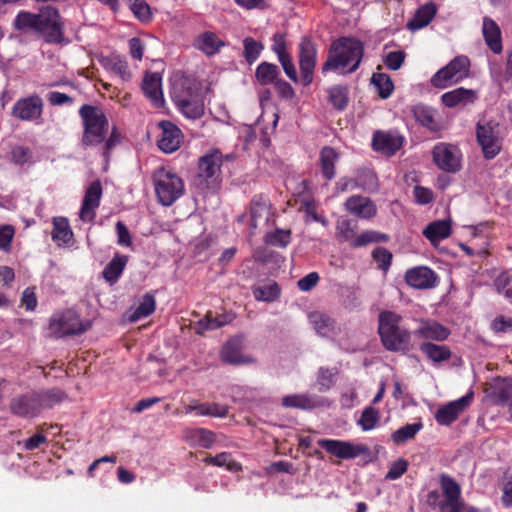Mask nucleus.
Here are the masks:
<instances>
[{
    "label": "nucleus",
    "mask_w": 512,
    "mask_h": 512,
    "mask_svg": "<svg viewBox=\"0 0 512 512\" xmlns=\"http://www.w3.org/2000/svg\"><path fill=\"white\" fill-rule=\"evenodd\" d=\"M122 134L117 127L113 126L109 135L107 134L105 141L102 143V155L108 159L110 152L121 143Z\"/></svg>",
    "instance_id": "nucleus-58"
},
{
    "label": "nucleus",
    "mask_w": 512,
    "mask_h": 512,
    "mask_svg": "<svg viewBox=\"0 0 512 512\" xmlns=\"http://www.w3.org/2000/svg\"><path fill=\"white\" fill-rule=\"evenodd\" d=\"M482 33L489 49L495 54H500L503 50V45L499 25L492 18L485 16L483 18Z\"/></svg>",
    "instance_id": "nucleus-27"
},
{
    "label": "nucleus",
    "mask_w": 512,
    "mask_h": 512,
    "mask_svg": "<svg viewBox=\"0 0 512 512\" xmlns=\"http://www.w3.org/2000/svg\"><path fill=\"white\" fill-rule=\"evenodd\" d=\"M13 27L15 30L26 33L34 31L38 34L40 28V11L32 13L29 11H19L13 20Z\"/></svg>",
    "instance_id": "nucleus-33"
},
{
    "label": "nucleus",
    "mask_w": 512,
    "mask_h": 512,
    "mask_svg": "<svg viewBox=\"0 0 512 512\" xmlns=\"http://www.w3.org/2000/svg\"><path fill=\"white\" fill-rule=\"evenodd\" d=\"M128 262V257L122 254H115L112 260L106 265L102 274L105 280L110 283L116 282L123 273Z\"/></svg>",
    "instance_id": "nucleus-41"
},
{
    "label": "nucleus",
    "mask_w": 512,
    "mask_h": 512,
    "mask_svg": "<svg viewBox=\"0 0 512 512\" xmlns=\"http://www.w3.org/2000/svg\"><path fill=\"white\" fill-rule=\"evenodd\" d=\"M344 207L347 212L360 219L369 220L377 214V206L374 201L361 195H353L347 198Z\"/></svg>",
    "instance_id": "nucleus-21"
},
{
    "label": "nucleus",
    "mask_w": 512,
    "mask_h": 512,
    "mask_svg": "<svg viewBox=\"0 0 512 512\" xmlns=\"http://www.w3.org/2000/svg\"><path fill=\"white\" fill-rule=\"evenodd\" d=\"M298 58L302 84L308 86L313 81L317 61V45L311 37H302L298 45Z\"/></svg>",
    "instance_id": "nucleus-12"
},
{
    "label": "nucleus",
    "mask_w": 512,
    "mask_h": 512,
    "mask_svg": "<svg viewBox=\"0 0 512 512\" xmlns=\"http://www.w3.org/2000/svg\"><path fill=\"white\" fill-rule=\"evenodd\" d=\"M264 50L262 42L247 36L243 39V57L248 64H253Z\"/></svg>",
    "instance_id": "nucleus-48"
},
{
    "label": "nucleus",
    "mask_w": 512,
    "mask_h": 512,
    "mask_svg": "<svg viewBox=\"0 0 512 512\" xmlns=\"http://www.w3.org/2000/svg\"><path fill=\"white\" fill-rule=\"evenodd\" d=\"M52 240L58 245H71L73 241V231L69 221L65 217L53 218Z\"/></svg>",
    "instance_id": "nucleus-32"
},
{
    "label": "nucleus",
    "mask_w": 512,
    "mask_h": 512,
    "mask_svg": "<svg viewBox=\"0 0 512 512\" xmlns=\"http://www.w3.org/2000/svg\"><path fill=\"white\" fill-rule=\"evenodd\" d=\"M101 196H102V186H101L100 181L96 180L89 185V187L87 188V190L85 192V195H84V198L82 201V205H81V209H80V213H79V217L82 221H84V222L94 221V219L96 217L95 210L100 205Z\"/></svg>",
    "instance_id": "nucleus-19"
},
{
    "label": "nucleus",
    "mask_w": 512,
    "mask_h": 512,
    "mask_svg": "<svg viewBox=\"0 0 512 512\" xmlns=\"http://www.w3.org/2000/svg\"><path fill=\"white\" fill-rule=\"evenodd\" d=\"M339 153L331 146H324L319 154V164L322 176L331 181L336 174L335 165L339 160Z\"/></svg>",
    "instance_id": "nucleus-31"
},
{
    "label": "nucleus",
    "mask_w": 512,
    "mask_h": 512,
    "mask_svg": "<svg viewBox=\"0 0 512 512\" xmlns=\"http://www.w3.org/2000/svg\"><path fill=\"white\" fill-rule=\"evenodd\" d=\"M221 360L231 365H242L254 362L253 358L245 356L241 352L240 343L237 340H229L221 350Z\"/></svg>",
    "instance_id": "nucleus-30"
},
{
    "label": "nucleus",
    "mask_w": 512,
    "mask_h": 512,
    "mask_svg": "<svg viewBox=\"0 0 512 512\" xmlns=\"http://www.w3.org/2000/svg\"><path fill=\"white\" fill-rule=\"evenodd\" d=\"M405 142V137L397 130H377L373 133L372 148L386 156H393Z\"/></svg>",
    "instance_id": "nucleus-14"
},
{
    "label": "nucleus",
    "mask_w": 512,
    "mask_h": 512,
    "mask_svg": "<svg viewBox=\"0 0 512 512\" xmlns=\"http://www.w3.org/2000/svg\"><path fill=\"white\" fill-rule=\"evenodd\" d=\"M183 437L190 446L204 449H210L216 441V434L206 428H187Z\"/></svg>",
    "instance_id": "nucleus-26"
},
{
    "label": "nucleus",
    "mask_w": 512,
    "mask_h": 512,
    "mask_svg": "<svg viewBox=\"0 0 512 512\" xmlns=\"http://www.w3.org/2000/svg\"><path fill=\"white\" fill-rule=\"evenodd\" d=\"M269 209L265 203H261L259 201H252L250 208V226L252 228H256L259 220L265 215L266 219L268 218Z\"/></svg>",
    "instance_id": "nucleus-59"
},
{
    "label": "nucleus",
    "mask_w": 512,
    "mask_h": 512,
    "mask_svg": "<svg viewBox=\"0 0 512 512\" xmlns=\"http://www.w3.org/2000/svg\"><path fill=\"white\" fill-rule=\"evenodd\" d=\"M423 428L421 422L406 424L392 433L391 439L396 445L404 444L405 442L414 439L416 434Z\"/></svg>",
    "instance_id": "nucleus-49"
},
{
    "label": "nucleus",
    "mask_w": 512,
    "mask_h": 512,
    "mask_svg": "<svg viewBox=\"0 0 512 512\" xmlns=\"http://www.w3.org/2000/svg\"><path fill=\"white\" fill-rule=\"evenodd\" d=\"M364 55L363 43L352 37H340L333 41L322 72L337 71L346 75L355 72Z\"/></svg>",
    "instance_id": "nucleus-1"
},
{
    "label": "nucleus",
    "mask_w": 512,
    "mask_h": 512,
    "mask_svg": "<svg viewBox=\"0 0 512 512\" xmlns=\"http://www.w3.org/2000/svg\"><path fill=\"white\" fill-rule=\"evenodd\" d=\"M40 408H52L68 398L66 392L60 388H50L37 391Z\"/></svg>",
    "instance_id": "nucleus-43"
},
{
    "label": "nucleus",
    "mask_w": 512,
    "mask_h": 512,
    "mask_svg": "<svg viewBox=\"0 0 512 512\" xmlns=\"http://www.w3.org/2000/svg\"><path fill=\"white\" fill-rule=\"evenodd\" d=\"M470 66V59L467 56L458 55L432 76L431 85L438 89H444L457 84L468 77Z\"/></svg>",
    "instance_id": "nucleus-8"
},
{
    "label": "nucleus",
    "mask_w": 512,
    "mask_h": 512,
    "mask_svg": "<svg viewBox=\"0 0 512 512\" xmlns=\"http://www.w3.org/2000/svg\"><path fill=\"white\" fill-rule=\"evenodd\" d=\"M193 45L205 55L213 56L225 46V43L217 36L216 33L212 31H205L195 38Z\"/></svg>",
    "instance_id": "nucleus-29"
},
{
    "label": "nucleus",
    "mask_w": 512,
    "mask_h": 512,
    "mask_svg": "<svg viewBox=\"0 0 512 512\" xmlns=\"http://www.w3.org/2000/svg\"><path fill=\"white\" fill-rule=\"evenodd\" d=\"M414 336L432 341H444L450 335V330L434 320H425L413 331Z\"/></svg>",
    "instance_id": "nucleus-24"
},
{
    "label": "nucleus",
    "mask_w": 512,
    "mask_h": 512,
    "mask_svg": "<svg viewBox=\"0 0 512 512\" xmlns=\"http://www.w3.org/2000/svg\"><path fill=\"white\" fill-rule=\"evenodd\" d=\"M318 445L340 459H353L360 453L353 444L341 440L320 439Z\"/></svg>",
    "instance_id": "nucleus-23"
},
{
    "label": "nucleus",
    "mask_w": 512,
    "mask_h": 512,
    "mask_svg": "<svg viewBox=\"0 0 512 512\" xmlns=\"http://www.w3.org/2000/svg\"><path fill=\"white\" fill-rule=\"evenodd\" d=\"M280 74V69L276 64L263 61L256 67L255 79L260 85L266 86L274 84Z\"/></svg>",
    "instance_id": "nucleus-36"
},
{
    "label": "nucleus",
    "mask_w": 512,
    "mask_h": 512,
    "mask_svg": "<svg viewBox=\"0 0 512 512\" xmlns=\"http://www.w3.org/2000/svg\"><path fill=\"white\" fill-rule=\"evenodd\" d=\"M435 165L442 171L456 173L461 169L460 150L452 144L437 143L432 150Z\"/></svg>",
    "instance_id": "nucleus-13"
},
{
    "label": "nucleus",
    "mask_w": 512,
    "mask_h": 512,
    "mask_svg": "<svg viewBox=\"0 0 512 512\" xmlns=\"http://www.w3.org/2000/svg\"><path fill=\"white\" fill-rule=\"evenodd\" d=\"M101 63L106 69L118 75L123 81L131 79L132 75L127 61L119 56L106 57L101 61Z\"/></svg>",
    "instance_id": "nucleus-44"
},
{
    "label": "nucleus",
    "mask_w": 512,
    "mask_h": 512,
    "mask_svg": "<svg viewBox=\"0 0 512 512\" xmlns=\"http://www.w3.org/2000/svg\"><path fill=\"white\" fill-rule=\"evenodd\" d=\"M451 234V223L448 220H436L429 223L423 230V235L435 244L440 240L446 239Z\"/></svg>",
    "instance_id": "nucleus-35"
},
{
    "label": "nucleus",
    "mask_w": 512,
    "mask_h": 512,
    "mask_svg": "<svg viewBox=\"0 0 512 512\" xmlns=\"http://www.w3.org/2000/svg\"><path fill=\"white\" fill-rule=\"evenodd\" d=\"M265 242L271 246L285 248L291 242V231L276 228L273 232L266 234Z\"/></svg>",
    "instance_id": "nucleus-54"
},
{
    "label": "nucleus",
    "mask_w": 512,
    "mask_h": 512,
    "mask_svg": "<svg viewBox=\"0 0 512 512\" xmlns=\"http://www.w3.org/2000/svg\"><path fill=\"white\" fill-rule=\"evenodd\" d=\"M492 395L497 404L512 407V379H502L495 385Z\"/></svg>",
    "instance_id": "nucleus-47"
},
{
    "label": "nucleus",
    "mask_w": 512,
    "mask_h": 512,
    "mask_svg": "<svg viewBox=\"0 0 512 512\" xmlns=\"http://www.w3.org/2000/svg\"><path fill=\"white\" fill-rule=\"evenodd\" d=\"M38 34L49 44H61L64 41V21L58 9L52 6L40 9Z\"/></svg>",
    "instance_id": "nucleus-10"
},
{
    "label": "nucleus",
    "mask_w": 512,
    "mask_h": 512,
    "mask_svg": "<svg viewBox=\"0 0 512 512\" xmlns=\"http://www.w3.org/2000/svg\"><path fill=\"white\" fill-rule=\"evenodd\" d=\"M356 229L357 223L352 220L343 219L337 222V234L342 241L352 242V240L356 237Z\"/></svg>",
    "instance_id": "nucleus-57"
},
{
    "label": "nucleus",
    "mask_w": 512,
    "mask_h": 512,
    "mask_svg": "<svg viewBox=\"0 0 512 512\" xmlns=\"http://www.w3.org/2000/svg\"><path fill=\"white\" fill-rule=\"evenodd\" d=\"M156 308L155 298L150 294H145L140 302L139 306L130 315V321L136 322L141 318L151 315Z\"/></svg>",
    "instance_id": "nucleus-51"
},
{
    "label": "nucleus",
    "mask_w": 512,
    "mask_h": 512,
    "mask_svg": "<svg viewBox=\"0 0 512 512\" xmlns=\"http://www.w3.org/2000/svg\"><path fill=\"white\" fill-rule=\"evenodd\" d=\"M152 180L157 200L163 206H171L184 194L183 180L171 169H156Z\"/></svg>",
    "instance_id": "nucleus-6"
},
{
    "label": "nucleus",
    "mask_w": 512,
    "mask_h": 512,
    "mask_svg": "<svg viewBox=\"0 0 512 512\" xmlns=\"http://www.w3.org/2000/svg\"><path fill=\"white\" fill-rule=\"evenodd\" d=\"M142 91L154 107L160 108L164 105L162 77L159 73L147 72L145 74L142 82Z\"/></svg>",
    "instance_id": "nucleus-22"
},
{
    "label": "nucleus",
    "mask_w": 512,
    "mask_h": 512,
    "mask_svg": "<svg viewBox=\"0 0 512 512\" xmlns=\"http://www.w3.org/2000/svg\"><path fill=\"white\" fill-rule=\"evenodd\" d=\"M252 294L257 301L273 302L280 296V287L275 281L265 284L254 285L251 288Z\"/></svg>",
    "instance_id": "nucleus-39"
},
{
    "label": "nucleus",
    "mask_w": 512,
    "mask_h": 512,
    "mask_svg": "<svg viewBox=\"0 0 512 512\" xmlns=\"http://www.w3.org/2000/svg\"><path fill=\"white\" fill-rule=\"evenodd\" d=\"M371 83L377 88L378 95L382 99L390 97L394 90V84L388 74L374 73L371 77Z\"/></svg>",
    "instance_id": "nucleus-50"
},
{
    "label": "nucleus",
    "mask_w": 512,
    "mask_h": 512,
    "mask_svg": "<svg viewBox=\"0 0 512 512\" xmlns=\"http://www.w3.org/2000/svg\"><path fill=\"white\" fill-rule=\"evenodd\" d=\"M389 235L374 230H367L357 235L351 242L353 248H359L371 243H386Z\"/></svg>",
    "instance_id": "nucleus-46"
},
{
    "label": "nucleus",
    "mask_w": 512,
    "mask_h": 512,
    "mask_svg": "<svg viewBox=\"0 0 512 512\" xmlns=\"http://www.w3.org/2000/svg\"><path fill=\"white\" fill-rule=\"evenodd\" d=\"M215 466L226 467L227 470L237 472L242 469L239 462L232 460L231 454L228 452H221L214 456Z\"/></svg>",
    "instance_id": "nucleus-60"
},
{
    "label": "nucleus",
    "mask_w": 512,
    "mask_h": 512,
    "mask_svg": "<svg viewBox=\"0 0 512 512\" xmlns=\"http://www.w3.org/2000/svg\"><path fill=\"white\" fill-rule=\"evenodd\" d=\"M161 136L157 145L164 153H173L178 150L183 142L182 131L174 123L163 120L158 124Z\"/></svg>",
    "instance_id": "nucleus-18"
},
{
    "label": "nucleus",
    "mask_w": 512,
    "mask_h": 512,
    "mask_svg": "<svg viewBox=\"0 0 512 512\" xmlns=\"http://www.w3.org/2000/svg\"><path fill=\"white\" fill-rule=\"evenodd\" d=\"M478 98V93L473 89H466L459 87L454 90L448 91L441 96V101L444 106L454 108L457 106H466L472 104Z\"/></svg>",
    "instance_id": "nucleus-25"
},
{
    "label": "nucleus",
    "mask_w": 512,
    "mask_h": 512,
    "mask_svg": "<svg viewBox=\"0 0 512 512\" xmlns=\"http://www.w3.org/2000/svg\"><path fill=\"white\" fill-rule=\"evenodd\" d=\"M380 420V412L373 406L366 407L358 420V425L363 431H369L376 427Z\"/></svg>",
    "instance_id": "nucleus-52"
},
{
    "label": "nucleus",
    "mask_w": 512,
    "mask_h": 512,
    "mask_svg": "<svg viewBox=\"0 0 512 512\" xmlns=\"http://www.w3.org/2000/svg\"><path fill=\"white\" fill-rule=\"evenodd\" d=\"M228 321L223 316H217L214 317L211 312H208L206 316L199 320L196 325V333L203 334L207 330H215L218 329L225 324H227Z\"/></svg>",
    "instance_id": "nucleus-53"
},
{
    "label": "nucleus",
    "mask_w": 512,
    "mask_h": 512,
    "mask_svg": "<svg viewBox=\"0 0 512 512\" xmlns=\"http://www.w3.org/2000/svg\"><path fill=\"white\" fill-rule=\"evenodd\" d=\"M172 99L179 111L189 119H199L204 115V99L201 89L195 84L187 83L175 91Z\"/></svg>",
    "instance_id": "nucleus-7"
},
{
    "label": "nucleus",
    "mask_w": 512,
    "mask_h": 512,
    "mask_svg": "<svg viewBox=\"0 0 512 512\" xmlns=\"http://www.w3.org/2000/svg\"><path fill=\"white\" fill-rule=\"evenodd\" d=\"M407 469H408L407 460L400 458L391 464V466L385 476V479L386 480L399 479L407 471Z\"/></svg>",
    "instance_id": "nucleus-63"
},
{
    "label": "nucleus",
    "mask_w": 512,
    "mask_h": 512,
    "mask_svg": "<svg viewBox=\"0 0 512 512\" xmlns=\"http://www.w3.org/2000/svg\"><path fill=\"white\" fill-rule=\"evenodd\" d=\"M402 316L385 310L378 316V334L383 347L390 352L407 354L413 349L411 332L401 326Z\"/></svg>",
    "instance_id": "nucleus-2"
},
{
    "label": "nucleus",
    "mask_w": 512,
    "mask_h": 512,
    "mask_svg": "<svg viewBox=\"0 0 512 512\" xmlns=\"http://www.w3.org/2000/svg\"><path fill=\"white\" fill-rule=\"evenodd\" d=\"M412 114L415 120L423 127L431 132H438L441 130L442 125L437 117V112L423 104H418L412 107Z\"/></svg>",
    "instance_id": "nucleus-28"
},
{
    "label": "nucleus",
    "mask_w": 512,
    "mask_h": 512,
    "mask_svg": "<svg viewBox=\"0 0 512 512\" xmlns=\"http://www.w3.org/2000/svg\"><path fill=\"white\" fill-rule=\"evenodd\" d=\"M44 102L38 94L20 98L12 107V115L21 121H36L43 114Z\"/></svg>",
    "instance_id": "nucleus-15"
},
{
    "label": "nucleus",
    "mask_w": 512,
    "mask_h": 512,
    "mask_svg": "<svg viewBox=\"0 0 512 512\" xmlns=\"http://www.w3.org/2000/svg\"><path fill=\"white\" fill-rule=\"evenodd\" d=\"M222 153L212 149L198 159L197 173L193 178L194 186L201 192L216 190L221 183Z\"/></svg>",
    "instance_id": "nucleus-5"
},
{
    "label": "nucleus",
    "mask_w": 512,
    "mask_h": 512,
    "mask_svg": "<svg viewBox=\"0 0 512 512\" xmlns=\"http://www.w3.org/2000/svg\"><path fill=\"white\" fill-rule=\"evenodd\" d=\"M405 281L415 289H430L437 286L438 276L432 269L418 266L406 271Z\"/></svg>",
    "instance_id": "nucleus-20"
},
{
    "label": "nucleus",
    "mask_w": 512,
    "mask_h": 512,
    "mask_svg": "<svg viewBox=\"0 0 512 512\" xmlns=\"http://www.w3.org/2000/svg\"><path fill=\"white\" fill-rule=\"evenodd\" d=\"M128 3L130 10L139 21L148 23L152 20L150 6L146 0H128Z\"/></svg>",
    "instance_id": "nucleus-55"
},
{
    "label": "nucleus",
    "mask_w": 512,
    "mask_h": 512,
    "mask_svg": "<svg viewBox=\"0 0 512 512\" xmlns=\"http://www.w3.org/2000/svg\"><path fill=\"white\" fill-rule=\"evenodd\" d=\"M79 116L83 126L82 146L94 147L101 145L109 131V121L102 109L84 104L79 109Z\"/></svg>",
    "instance_id": "nucleus-3"
},
{
    "label": "nucleus",
    "mask_w": 512,
    "mask_h": 512,
    "mask_svg": "<svg viewBox=\"0 0 512 512\" xmlns=\"http://www.w3.org/2000/svg\"><path fill=\"white\" fill-rule=\"evenodd\" d=\"M437 7L433 2H429L416 11L413 19L409 22L408 26L411 29H421L427 26L435 17Z\"/></svg>",
    "instance_id": "nucleus-40"
},
{
    "label": "nucleus",
    "mask_w": 512,
    "mask_h": 512,
    "mask_svg": "<svg viewBox=\"0 0 512 512\" xmlns=\"http://www.w3.org/2000/svg\"><path fill=\"white\" fill-rule=\"evenodd\" d=\"M405 57L406 54L404 51H392L385 56L384 64L390 70H398L402 66Z\"/></svg>",
    "instance_id": "nucleus-64"
},
{
    "label": "nucleus",
    "mask_w": 512,
    "mask_h": 512,
    "mask_svg": "<svg viewBox=\"0 0 512 512\" xmlns=\"http://www.w3.org/2000/svg\"><path fill=\"white\" fill-rule=\"evenodd\" d=\"M349 90L347 86L335 85L328 89V100L332 106L338 110L346 109L349 102Z\"/></svg>",
    "instance_id": "nucleus-45"
},
{
    "label": "nucleus",
    "mask_w": 512,
    "mask_h": 512,
    "mask_svg": "<svg viewBox=\"0 0 512 512\" xmlns=\"http://www.w3.org/2000/svg\"><path fill=\"white\" fill-rule=\"evenodd\" d=\"M354 180L357 188H361L365 192L373 193L379 188L378 177L376 173L369 168L358 169Z\"/></svg>",
    "instance_id": "nucleus-38"
},
{
    "label": "nucleus",
    "mask_w": 512,
    "mask_h": 512,
    "mask_svg": "<svg viewBox=\"0 0 512 512\" xmlns=\"http://www.w3.org/2000/svg\"><path fill=\"white\" fill-rule=\"evenodd\" d=\"M49 329L56 337L78 335L87 330L79 315L72 309L55 313L50 318Z\"/></svg>",
    "instance_id": "nucleus-11"
},
{
    "label": "nucleus",
    "mask_w": 512,
    "mask_h": 512,
    "mask_svg": "<svg viewBox=\"0 0 512 512\" xmlns=\"http://www.w3.org/2000/svg\"><path fill=\"white\" fill-rule=\"evenodd\" d=\"M371 256L376 262L378 269L384 272L389 270L393 255L387 248L378 246L373 249Z\"/></svg>",
    "instance_id": "nucleus-56"
},
{
    "label": "nucleus",
    "mask_w": 512,
    "mask_h": 512,
    "mask_svg": "<svg viewBox=\"0 0 512 512\" xmlns=\"http://www.w3.org/2000/svg\"><path fill=\"white\" fill-rule=\"evenodd\" d=\"M10 412L22 418H34L40 412V402L37 391H30L11 399Z\"/></svg>",
    "instance_id": "nucleus-17"
},
{
    "label": "nucleus",
    "mask_w": 512,
    "mask_h": 512,
    "mask_svg": "<svg viewBox=\"0 0 512 512\" xmlns=\"http://www.w3.org/2000/svg\"><path fill=\"white\" fill-rule=\"evenodd\" d=\"M476 139L486 160L494 159L502 150L499 123L495 121H478Z\"/></svg>",
    "instance_id": "nucleus-9"
},
{
    "label": "nucleus",
    "mask_w": 512,
    "mask_h": 512,
    "mask_svg": "<svg viewBox=\"0 0 512 512\" xmlns=\"http://www.w3.org/2000/svg\"><path fill=\"white\" fill-rule=\"evenodd\" d=\"M336 369L320 368L317 376V383L320 390H328L334 384Z\"/></svg>",
    "instance_id": "nucleus-62"
},
{
    "label": "nucleus",
    "mask_w": 512,
    "mask_h": 512,
    "mask_svg": "<svg viewBox=\"0 0 512 512\" xmlns=\"http://www.w3.org/2000/svg\"><path fill=\"white\" fill-rule=\"evenodd\" d=\"M316 332L323 336L329 337L335 332V321L327 314L321 312H314L309 316Z\"/></svg>",
    "instance_id": "nucleus-42"
},
{
    "label": "nucleus",
    "mask_w": 512,
    "mask_h": 512,
    "mask_svg": "<svg viewBox=\"0 0 512 512\" xmlns=\"http://www.w3.org/2000/svg\"><path fill=\"white\" fill-rule=\"evenodd\" d=\"M282 405L287 408L310 410L322 405V401L316 396L306 394L287 395L282 399Z\"/></svg>",
    "instance_id": "nucleus-34"
},
{
    "label": "nucleus",
    "mask_w": 512,
    "mask_h": 512,
    "mask_svg": "<svg viewBox=\"0 0 512 512\" xmlns=\"http://www.w3.org/2000/svg\"><path fill=\"white\" fill-rule=\"evenodd\" d=\"M440 487L444 500L438 490H431L427 494L426 502L430 507H438L439 512H464L465 502L461 496L460 485L449 475H440Z\"/></svg>",
    "instance_id": "nucleus-4"
},
{
    "label": "nucleus",
    "mask_w": 512,
    "mask_h": 512,
    "mask_svg": "<svg viewBox=\"0 0 512 512\" xmlns=\"http://www.w3.org/2000/svg\"><path fill=\"white\" fill-rule=\"evenodd\" d=\"M419 349L434 363H441L451 358L452 352L446 345H437L432 342H423Z\"/></svg>",
    "instance_id": "nucleus-37"
},
{
    "label": "nucleus",
    "mask_w": 512,
    "mask_h": 512,
    "mask_svg": "<svg viewBox=\"0 0 512 512\" xmlns=\"http://www.w3.org/2000/svg\"><path fill=\"white\" fill-rule=\"evenodd\" d=\"M473 397V391H469L461 398L441 406L435 413L436 422L439 425L450 426L470 406Z\"/></svg>",
    "instance_id": "nucleus-16"
},
{
    "label": "nucleus",
    "mask_w": 512,
    "mask_h": 512,
    "mask_svg": "<svg viewBox=\"0 0 512 512\" xmlns=\"http://www.w3.org/2000/svg\"><path fill=\"white\" fill-rule=\"evenodd\" d=\"M495 287L506 298H512V276L508 272H503L496 278Z\"/></svg>",
    "instance_id": "nucleus-61"
}]
</instances>
